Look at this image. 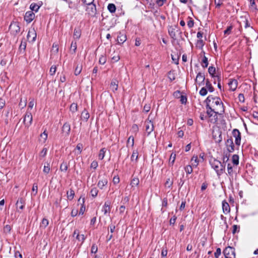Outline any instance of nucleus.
<instances>
[{"instance_id":"obj_56","label":"nucleus","mask_w":258,"mask_h":258,"mask_svg":"<svg viewBox=\"0 0 258 258\" xmlns=\"http://www.w3.org/2000/svg\"><path fill=\"white\" fill-rule=\"evenodd\" d=\"M56 68L54 66H51L50 69L49 73L51 75H53L56 72Z\"/></svg>"},{"instance_id":"obj_15","label":"nucleus","mask_w":258,"mask_h":258,"mask_svg":"<svg viewBox=\"0 0 258 258\" xmlns=\"http://www.w3.org/2000/svg\"><path fill=\"white\" fill-rule=\"evenodd\" d=\"M223 212L225 214L229 213L230 211V208L229 204L225 201L222 202Z\"/></svg>"},{"instance_id":"obj_36","label":"nucleus","mask_w":258,"mask_h":258,"mask_svg":"<svg viewBox=\"0 0 258 258\" xmlns=\"http://www.w3.org/2000/svg\"><path fill=\"white\" fill-rule=\"evenodd\" d=\"M50 170V168L49 166V164L48 163H46L44 164V166L43 167V172L45 174H48Z\"/></svg>"},{"instance_id":"obj_59","label":"nucleus","mask_w":258,"mask_h":258,"mask_svg":"<svg viewBox=\"0 0 258 258\" xmlns=\"http://www.w3.org/2000/svg\"><path fill=\"white\" fill-rule=\"evenodd\" d=\"M194 21L191 18H190V20L187 22V26L189 28H191L194 27Z\"/></svg>"},{"instance_id":"obj_19","label":"nucleus","mask_w":258,"mask_h":258,"mask_svg":"<svg viewBox=\"0 0 258 258\" xmlns=\"http://www.w3.org/2000/svg\"><path fill=\"white\" fill-rule=\"evenodd\" d=\"M108 183L107 179L106 178H103L101 180H99L97 186L100 188L103 189L104 186H105Z\"/></svg>"},{"instance_id":"obj_8","label":"nucleus","mask_w":258,"mask_h":258,"mask_svg":"<svg viewBox=\"0 0 258 258\" xmlns=\"http://www.w3.org/2000/svg\"><path fill=\"white\" fill-rule=\"evenodd\" d=\"M232 135L235 138V143L237 146L241 143V133L237 129H234L232 131Z\"/></svg>"},{"instance_id":"obj_33","label":"nucleus","mask_w":258,"mask_h":258,"mask_svg":"<svg viewBox=\"0 0 258 258\" xmlns=\"http://www.w3.org/2000/svg\"><path fill=\"white\" fill-rule=\"evenodd\" d=\"M58 52V45L56 43H53L52 47L51 53L52 54H57Z\"/></svg>"},{"instance_id":"obj_25","label":"nucleus","mask_w":258,"mask_h":258,"mask_svg":"<svg viewBox=\"0 0 258 258\" xmlns=\"http://www.w3.org/2000/svg\"><path fill=\"white\" fill-rule=\"evenodd\" d=\"M206 87L210 92H213L214 90V88L208 79H207L206 81Z\"/></svg>"},{"instance_id":"obj_40","label":"nucleus","mask_w":258,"mask_h":258,"mask_svg":"<svg viewBox=\"0 0 258 258\" xmlns=\"http://www.w3.org/2000/svg\"><path fill=\"white\" fill-rule=\"evenodd\" d=\"M208 58L206 56H204L202 60V66L203 68H207L208 66Z\"/></svg>"},{"instance_id":"obj_7","label":"nucleus","mask_w":258,"mask_h":258,"mask_svg":"<svg viewBox=\"0 0 258 258\" xmlns=\"http://www.w3.org/2000/svg\"><path fill=\"white\" fill-rule=\"evenodd\" d=\"M205 80V77L204 73L199 72L195 79V83L196 85H198L199 86H201L202 85H204V81Z\"/></svg>"},{"instance_id":"obj_46","label":"nucleus","mask_w":258,"mask_h":258,"mask_svg":"<svg viewBox=\"0 0 258 258\" xmlns=\"http://www.w3.org/2000/svg\"><path fill=\"white\" fill-rule=\"evenodd\" d=\"M84 201H85V198H83L82 199L83 204H82L81 207L80 211H79V214L80 215H83L85 211V207L83 205V204L84 203Z\"/></svg>"},{"instance_id":"obj_1","label":"nucleus","mask_w":258,"mask_h":258,"mask_svg":"<svg viewBox=\"0 0 258 258\" xmlns=\"http://www.w3.org/2000/svg\"><path fill=\"white\" fill-rule=\"evenodd\" d=\"M206 102V108L209 109L213 108V110L216 111V114H222L224 112L223 103L219 97L210 95L207 98Z\"/></svg>"},{"instance_id":"obj_54","label":"nucleus","mask_w":258,"mask_h":258,"mask_svg":"<svg viewBox=\"0 0 258 258\" xmlns=\"http://www.w3.org/2000/svg\"><path fill=\"white\" fill-rule=\"evenodd\" d=\"M42 5V3H39L37 4L33 5V11H35L36 12L38 11L39 8L41 7Z\"/></svg>"},{"instance_id":"obj_39","label":"nucleus","mask_w":258,"mask_h":258,"mask_svg":"<svg viewBox=\"0 0 258 258\" xmlns=\"http://www.w3.org/2000/svg\"><path fill=\"white\" fill-rule=\"evenodd\" d=\"M204 46V42L202 39H199L197 41L196 43V47L202 49L203 46Z\"/></svg>"},{"instance_id":"obj_11","label":"nucleus","mask_w":258,"mask_h":258,"mask_svg":"<svg viewBox=\"0 0 258 258\" xmlns=\"http://www.w3.org/2000/svg\"><path fill=\"white\" fill-rule=\"evenodd\" d=\"M226 146L229 152L231 153L234 151V145L232 138L227 140L226 142Z\"/></svg>"},{"instance_id":"obj_28","label":"nucleus","mask_w":258,"mask_h":258,"mask_svg":"<svg viewBox=\"0 0 258 258\" xmlns=\"http://www.w3.org/2000/svg\"><path fill=\"white\" fill-rule=\"evenodd\" d=\"M232 161L233 164L234 165L237 166V165H238V164H239V156L236 154L233 155L232 156Z\"/></svg>"},{"instance_id":"obj_53","label":"nucleus","mask_w":258,"mask_h":258,"mask_svg":"<svg viewBox=\"0 0 258 258\" xmlns=\"http://www.w3.org/2000/svg\"><path fill=\"white\" fill-rule=\"evenodd\" d=\"M239 226L237 225H234L233 226L232 233L234 234L235 233L239 231Z\"/></svg>"},{"instance_id":"obj_17","label":"nucleus","mask_w":258,"mask_h":258,"mask_svg":"<svg viewBox=\"0 0 258 258\" xmlns=\"http://www.w3.org/2000/svg\"><path fill=\"white\" fill-rule=\"evenodd\" d=\"M71 130V126L69 123L66 122L62 126V131L63 133L69 135Z\"/></svg>"},{"instance_id":"obj_30","label":"nucleus","mask_w":258,"mask_h":258,"mask_svg":"<svg viewBox=\"0 0 258 258\" xmlns=\"http://www.w3.org/2000/svg\"><path fill=\"white\" fill-rule=\"evenodd\" d=\"M68 168V165L67 162H63L60 166V170L62 172H66Z\"/></svg>"},{"instance_id":"obj_18","label":"nucleus","mask_w":258,"mask_h":258,"mask_svg":"<svg viewBox=\"0 0 258 258\" xmlns=\"http://www.w3.org/2000/svg\"><path fill=\"white\" fill-rule=\"evenodd\" d=\"M126 40V37L125 35L123 34H121V33H119V35L117 36V42L119 44H122L124 43Z\"/></svg>"},{"instance_id":"obj_20","label":"nucleus","mask_w":258,"mask_h":258,"mask_svg":"<svg viewBox=\"0 0 258 258\" xmlns=\"http://www.w3.org/2000/svg\"><path fill=\"white\" fill-rule=\"evenodd\" d=\"M47 138V134L46 133V131H44L43 133H41L40 135L39 138V141L41 143H44Z\"/></svg>"},{"instance_id":"obj_10","label":"nucleus","mask_w":258,"mask_h":258,"mask_svg":"<svg viewBox=\"0 0 258 258\" xmlns=\"http://www.w3.org/2000/svg\"><path fill=\"white\" fill-rule=\"evenodd\" d=\"M87 7L86 9V11L90 15H94L96 13V5L94 4H91L87 5Z\"/></svg>"},{"instance_id":"obj_64","label":"nucleus","mask_w":258,"mask_h":258,"mask_svg":"<svg viewBox=\"0 0 258 258\" xmlns=\"http://www.w3.org/2000/svg\"><path fill=\"white\" fill-rule=\"evenodd\" d=\"M98 166V162L96 161H93L91 164V167L96 169Z\"/></svg>"},{"instance_id":"obj_58","label":"nucleus","mask_w":258,"mask_h":258,"mask_svg":"<svg viewBox=\"0 0 258 258\" xmlns=\"http://www.w3.org/2000/svg\"><path fill=\"white\" fill-rule=\"evenodd\" d=\"M106 57L104 56H101L99 58V62L101 64H104L106 62Z\"/></svg>"},{"instance_id":"obj_52","label":"nucleus","mask_w":258,"mask_h":258,"mask_svg":"<svg viewBox=\"0 0 258 258\" xmlns=\"http://www.w3.org/2000/svg\"><path fill=\"white\" fill-rule=\"evenodd\" d=\"M76 239H77L79 241H81L82 242H83L86 239V237L84 236V234H80V233H79V236L76 237Z\"/></svg>"},{"instance_id":"obj_14","label":"nucleus","mask_w":258,"mask_h":258,"mask_svg":"<svg viewBox=\"0 0 258 258\" xmlns=\"http://www.w3.org/2000/svg\"><path fill=\"white\" fill-rule=\"evenodd\" d=\"M24 205V201L23 200V199H19L16 204L17 211L18 212H21V211L23 209Z\"/></svg>"},{"instance_id":"obj_26","label":"nucleus","mask_w":258,"mask_h":258,"mask_svg":"<svg viewBox=\"0 0 258 258\" xmlns=\"http://www.w3.org/2000/svg\"><path fill=\"white\" fill-rule=\"evenodd\" d=\"M111 56V60L114 62L118 61L120 59L119 54L115 52H114Z\"/></svg>"},{"instance_id":"obj_44","label":"nucleus","mask_w":258,"mask_h":258,"mask_svg":"<svg viewBox=\"0 0 258 258\" xmlns=\"http://www.w3.org/2000/svg\"><path fill=\"white\" fill-rule=\"evenodd\" d=\"M90 193H91V196L93 197V198H95L96 197L97 195H98V189L96 188V187H93L91 189V191H90Z\"/></svg>"},{"instance_id":"obj_32","label":"nucleus","mask_w":258,"mask_h":258,"mask_svg":"<svg viewBox=\"0 0 258 258\" xmlns=\"http://www.w3.org/2000/svg\"><path fill=\"white\" fill-rule=\"evenodd\" d=\"M107 9L111 13H113L116 11V7L113 4H109L107 6Z\"/></svg>"},{"instance_id":"obj_35","label":"nucleus","mask_w":258,"mask_h":258,"mask_svg":"<svg viewBox=\"0 0 258 258\" xmlns=\"http://www.w3.org/2000/svg\"><path fill=\"white\" fill-rule=\"evenodd\" d=\"M106 151V150L104 148L101 149L100 150L99 154L98 155V157L100 160H102L104 158V157L105 156Z\"/></svg>"},{"instance_id":"obj_23","label":"nucleus","mask_w":258,"mask_h":258,"mask_svg":"<svg viewBox=\"0 0 258 258\" xmlns=\"http://www.w3.org/2000/svg\"><path fill=\"white\" fill-rule=\"evenodd\" d=\"M81 117L83 120H85L86 121H87L88 120V119L89 118L90 114L87 110L84 109L82 111V114H81Z\"/></svg>"},{"instance_id":"obj_49","label":"nucleus","mask_w":258,"mask_h":258,"mask_svg":"<svg viewBox=\"0 0 258 258\" xmlns=\"http://www.w3.org/2000/svg\"><path fill=\"white\" fill-rule=\"evenodd\" d=\"M207 90L205 87H203L199 92V94L203 96H204L207 94Z\"/></svg>"},{"instance_id":"obj_41","label":"nucleus","mask_w":258,"mask_h":258,"mask_svg":"<svg viewBox=\"0 0 258 258\" xmlns=\"http://www.w3.org/2000/svg\"><path fill=\"white\" fill-rule=\"evenodd\" d=\"M75 196V192L73 190L70 189V191L67 192L68 198L70 200H72Z\"/></svg>"},{"instance_id":"obj_55","label":"nucleus","mask_w":258,"mask_h":258,"mask_svg":"<svg viewBox=\"0 0 258 258\" xmlns=\"http://www.w3.org/2000/svg\"><path fill=\"white\" fill-rule=\"evenodd\" d=\"M221 253V250L220 248H217L214 253L215 257L218 258Z\"/></svg>"},{"instance_id":"obj_9","label":"nucleus","mask_w":258,"mask_h":258,"mask_svg":"<svg viewBox=\"0 0 258 258\" xmlns=\"http://www.w3.org/2000/svg\"><path fill=\"white\" fill-rule=\"evenodd\" d=\"M32 121V114L31 112L27 111L25 115L23 122L26 126H30Z\"/></svg>"},{"instance_id":"obj_29","label":"nucleus","mask_w":258,"mask_h":258,"mask_svg":"<svg viewBox=\"0 0 258 258\" xmlns=\"http://www.w3.org/2000/svg\"><path fill=\"white\" fill-rule=\"evenodd\" d=\"M134 145V138L133 136H130L127 141V146L133 147Z\"/></svg>"},{"instance_id":"obj_24","label":"nucleus","mask_w":258,"mask_h":258,"mask_svg":"<svg viewBox=\"0 0 258 258\" xmlns=\"http://www.w3.org/2000/svg\"><path fill=\"white\" fill-rule=\"evenodd\" d=\"M138 158V152L137 150H134L131 156L132 161L137 162Z\"/></svg>"},{"instance_id":"obj_6","label":"nucleus","mask_w":258,"mask_h":258,"mask_svg":"<svg viewBox=\"0 0 258 258\" xmlns=\"http://www.w3.org/2000/svg\"><path fill=\"white\" fill-rule=\"evenodd\" d=\"M145 125L147 135L149 136L153 131L154 128L153 122L151 120L148 119L145 121Z\"/></svg>"},{"instance_id":"obj_50","label":"nucleus","mask_w":258,"mask_h":258,"mask_svg":"<svg viewBox=\"0 0 258 258\" xmlns=\"http://www.w3.org/2000/svg\"><path fill=\"white\" fill-rule=\"evenodd\" d=\"M48 225V220L46 219H43L42 220L40 226L45 228Z\"/></svg>"},{"instance_id":"obj_51","label":"nucleus","mask_w":258,"mask_h":258,"mask_svg":"<svg viewBox=\"0 0 258 258\" xmlns=\"http://www.w3.org/2000/svg\"><path fill=\"white\" fill-rule=\"evenodd\" d=\"M47 150L46 148H43L42 151L39 153L40 157H44L46 156L47 154Z\"/></svg>"},{"instance_id":"obj_13","label":"nucleus","mask_w":258,"mask_h":258,"mask_svg":"<svg viewBox=\"0 0 258 258\" xmlns=\"http://www.w3.org/2000/svg\"><path fill=\"white\" fill-rule=\"evenodd\" d=\"M110 202L108 201L105 202L102 208V212L104 213V215H107L110 214Z\"/></svg>"},{"instance_id":"obj_42","label":"nucleus","mask_w":258,"mask_h":258,"mask_svg":"<svg viewBox=\"0 0 258 258\" xmlns=\"http://www.w3.org/2000/svg\"><path fill=\"white\" fill-rule=\"evenodd\" d=\"M82 70V65H80V66L77 65L75 68V75L76 76L79 75L81 73Z\"/></svg>"},{"instance_id":"obj_5","label":"nucleus","mask_w":258,"mask_h":258,"mask_svg":"<svg viewBox=\"0 0 258 258\" xmlns=\"http://www.w3.org/2000/svg\"><path fill=\"white\" fill-rule=\"evenodd\" d=\"M223 253L225 258H235V249L232 247H226L223 251Z\"/></svg>"},{"instance_id":"obj_63","label":"nucleus","mask_w":258,"mask_h":258,"mask_svg":"<svg viewBox=\"0 0 258 258\" xmlns=\"http://www.w3.org/2000/svg\"><path fill=\"white\" fill-rule=\"evenodd\" d=\"M5 105V100L3 98H0V109L4 108Z\"/></svg>"},{"instance_id":"obj_38","label":"nucleus","mask_w":258,"mask_h":258,"mask_svg":"<svg viewBox=\"0 0 258 258\" xmlns=\"http://www.w3.org/2000/svg\"><path fill=\"white\" fill-rule=\"evenodd\" d=\"M77 45V42H72L71 45V51H72L73 53H75L76 51Z\"/></svg>"},{"instance_id":"obj_37","label":"nucleus","mask_w":258,"mask_h":258,"mask_svg":"<svg viewBox=\"0 0 258 258\" xmlns=\"http://www.w3.org/2000/svg\"><path fill=\"white\" fill-rule=\"evenodd\" d=\"M176 154L174 153H172L170 155L169 160V164L170 165H173L175 160Z\"/></svg>"},{"instance_id":"obj_47","label":"nucleus","mask_w":258,"mask_h":258,"mask_svg":"<svg viewBox=\"0 0 258 258\" xmlns=\"http://www.w3.org/2000/svg\"><path fill=\"white\" fill-rule=\"evenodd\" d=\"M184 170L187 174H190L192 172V168L191 165H187L185 167Z\"/></svg>"},{"instance_id":"obj_22","label":"nucleus","mask_w":258,"mask_h":258,"mask_svg":"<svg viewBox=\"0 0 258 258\" xmlns=\"http://www.w3.org/2000/svg\"><path fill=\"white\" fill-rule=\"evenodd\" d=\"M81 35V31L79 28H75L74 29L73 37L75 39H79Z\"/></svg>"},{"instance_id":"obj_62","label":"nucleus","mask_w":258,"mask_h":258,"mask_svg":"<svg viewBox=\"0 0 258 258\" xmlns=\"http://www.w3.org/2000/svg\"><path fill=\"white\" fill-rule=\"evenodd\" d=\"M97 246L95 244H93L91 247V252L95 253L97 252Z\"/></svg>"},{"instance_id":"obj_12","label":"nucleus","mask_w":258,"mask_h":258,"mask_svg":"<svg viewBox=\"0 0 258 258\" xmlns=\"http://www.w3.org/2000/svg\"><path fill=\"white\" fill-rule=\"evenodd\" d=\"M228 84L229 87V90L231 91H234L237 88L238 82L235 79H230Z\"/></svg>"},{"instance_id":"obj_27","label":"nucleus","mask_w":258,"mask_h":258,"mask_svg":"<svg viewBox=\"0 0 258 258\" xmlns=\"http://www.w3.org/2000/svg\"><path fill=\"white\" fill-rule=\"evenodd\" d=\"M191 165L194 167H197L199 164L198 158L197 156H194L191 159Z\"/></svg>"},{"instance_id":"obj_16","label":"nucleus","mask_w":258,"mask_h":258,"mask_svg":"<svg viewBox=\"0 0 258 258\" xmlns=\"http://www.w3.org/2000/svg\"><path fill=\"white\" fill-rule=\"evenodd\" d=\"M24 20L27 23H30L32 21V11H29L25 13Z\"/></svg>"},{"instance_id":"obj_48","label":"nucleus","mask_w":258,"mask_h":258,"mask_svg":"<svg viewBox=\"0 0 258 258\" xmlns=\"http://www.w3.org/2000/svg\"><path fill=\"white\" fill-rule=\"evenodd\" d=\"M168 77L171 81L175 80V76L173 72L170 71L168 74Z\"/></svg>"},{"instance_id":"obj_60","label":"nucleus","mask_w":258,"mask_h":258,"mask_svg":"<svg viewBox=\"0 0 258 258\" xmlns=\"http://www.w3.org/2000/svg\"><path fill=\"white\" fill-rule=\"evenodd\" d=\"M151 107L150 104H145L144 107V111L147 113L150 110Z\"/></svg>"},{"instance_id":"obj_45","label":"nucleus","mask_w":258,"mask_h":258,"mask_svg":"<svg viewBox=\"0 0 258 258\" xmlns=\"http://www.w3.org/2000/svg\"><path fill=\"white\" fill-rule=\"evenodd\" d=\"M208 72L213 77H215L214 74L216 72V69L215 67H210L208 69Z\"/></svg>"},{"instance_id":"obj_3","label":"nucleus","mask_w":258,"mask_h":258,"mask_svg":"<svg viewBox=\"0 0 258 258\" xmlns=\"http://www.w3.org/2000/svg\"><path fill=\"white\" fill-rule=\"evenodd\" d=\"M168 31L169 36L174 40H176L177 39V33L179 35V37L181 39H183L182 37V32L180 31L177 25H175L169 26L168 28Z\"/></svg>"},{"instance_id":"obj_34","label":"nucleus","mask_w":258,"mask_h":258,"mask_svg":"<svg viewBox=\"0 0 258 258\" xmlns=\"http://www.w3.org/2000/svg\"><path fill=\"white\" fill-rule=\"evenodd\" d=\"M227 171H228V174L231 177H233V167L231 164L228 163L227 164Z\"/></svg>"},{"instance_id":"obj_31","label":"nucleus","mask_w":258,"mask_h":258,"mask_svg":"<svg viewBox=\"0 0 258 258\" xmlns=\"http://www.w3.org/2000/svg\"><path fill=\"white\" fill-rule=\"evenodd\" d=\"M140 182L139 179L138 178L134 177L133 178L131 182V185L133 187L135 186H137L139 185Z\"/></svg>"},{"instance_id":"obj_2","label":"nucleus","mask_w":258,"mask_h":258,"mask_svg":"<svg viewBox=\"0 0 258 258\" xmlns=\"http://www.w3.org/2000/svg\"><path fill=\"white\" fill-rule=\"evenodd\" d=\"M210 164L212 168L215 170L218 176L223 174L225 166L220 161L215 159H212L210 161Z\"/></svg>"},{"instance_id":"obj_4","label":"nucleus","mask_w":258,"mask_h":258,"mask_svg":"<svg viewBox=\"0 0 258 258\" xmlns=\"http://www.w3.org/2000/svg\"><path fill=\"white\" fill-rule=\"evenodd\" d=\"M9 31L14 36L18 35L20 32V26L18 22L13 21L9 26Z\"/></svg>"},{"instance_id":"obj_61","label":"nucleus","mask_w":258,"mask_h":258,"mask_svg":"<svg viewBox=\"0 0 258 258\" xmlns=\"http://www.w3.org/2000/svg\"><path fill=\"white\" fill-rule=\"evenodd\" d=\"M172 184H173V181H170L169 178H168L166 180V182L165 183V186H167L168 187H170L172 186Z\"/></svg>"},{"instance_id":"obj_21","label":"nucleus","mask_w":258,"mask_h":258,"mask_svg":"<svg viewBox=\"0 0 258 258\" xmlns=\"http://www.w3.org/2000/svg\"><path fill=\"white\" fill-rule=\"evenodd\" d=\"M110 89L113 92L117 90L118 82L116 80H113L111 81L110 85Z\"/></svg>"},{"instance_id":"obj_43","label":"nucleus","mask_w":258,"mask_h":258,"mask_svg":"<svg viewBox=\"0 0 258 258\" xmlns=\"http://www.w3.org/2000/svg\"><path fill=\"white\" fill-rule=\"evenodd\" d=\"M70 109L73 113L76 112L78 110L77 104L75 103H72L70 106Z\"/></svg>"},{"instance_id":"obj_57","label":"nucleus","mask_w":258,"mask_h":258,"mask_svg":"<svg viewBox=\"0 0 258 258\" xmlns=\"http://www.w3.org/2000/svg\"><path fill=\"white\" fill-rule=\"evenodd\" d=\"M207 109V114L210 116H212L213 115V113H215V114H216V111L213 110V108H211V109H209V108H208Z\"/></svg>"}]
</instances>
